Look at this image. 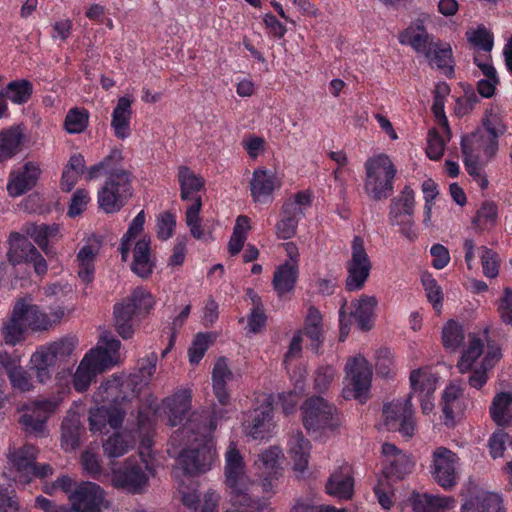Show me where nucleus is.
I'll return each instance as SVG.
<instances>
[{
    "instance_id": "37",
    "label": "nucleus",
    "mask_w": 512,
    "mask_h": 512,
    "mask_svg": "<svg viewBox=\"0 0 512 512\" xmlns=\"http://www.w3.org/2000/svg\"><path fill=\"white\" fill-rule=\"evenodd\" d=\"M354 310L350 312V316H353L358 326L363 331L371 329L370 324L371 317L374 313V309L377 305V300L374 296L363 295L359 300L352 303Z\"/></svg>"
},
{
    "instance_id": "5",
    "label": "nucleus",
    "mask_w": 512,
    "mask_h": 512,
    "mask_svg": "<svg viewBox=\"0 0 512 512\" xmlns=\"http://www.w3.org/2000/svg\"><path fill=\"white\" fill-rule=\"evenodd\" d=\"M364 189L374 201L387 199L393 193V180L397 169L386 154H379L365 162Z\"/></svg>"
},
{
    "instance_id": "13",
    "label": "nucleus",
    "mask_w": 512,
    "mask_h": 512,
    "mask_svg": "<svg viewBox=\"0 0 512 512\" xmlns=\"http://www.w3.org/2000/svg\"><path fill=\"white\" fill-rule=\"evenodd\" d=\"M112 484L131 494H141L147 488L149 477L142 465L135 459L128 458L118 469L112 470Z\"/></svg>"
},
{
    "instance_id": "62",
    "label": "nucleus",
    "mask_w": 512,
    "mask_h": 512,
    "mask_svg": "<svg viewBox=\"0 0 512 512\" xmlns=\"http://www.w3.org/2000/svg\"><path fill=\"white\" fill-rule=\"evenodd\" d=\"M89 202V194L85 189H77L72 195L70 205L68 207V216L76 217L80 215Z\"/></svg>"
},
{
    "instance_id": "46",
    "label": "nucleus",
    "mask_w": 512,
    "mask_h": 512,
    "mask_svg": "<svg viewBox=\"0 0 512 512\" xmlns=\"http://www.w3.org/2000/svg\"><path fill=\"white\" fill-rule=\"evenodd\" d=\"M425 59L432 67L435 66L444 71V74L447 76H451L454 73L452 50L450 47L441 48L439 44H437L430 52V55Z\"/></svg>"
},
{
    "instance_id": "27",
    "label": "nucleus",
    "mask_w": 512,
    "mask_h": 512,
    "mask_svg": "<svg viewBox=\"0 0 512 512\" xmlns=\"http://www.w3.org/2000/svg\"><path fill=\"white\" fill-rule=\"evenodd\" d=\"M275 180V174L271 171L260 168L254 170L249 185L255 202H262L273 193Z\"/></svg>"
},
{
    "instance_id": "23",
    "label": "nucleus",
    "mask_w": 512,
    "mask_h": 512,
    "mask_svg": "<svg viewBox=\"0 0 512 512\" xmlns=\"http://www.w3.org/2000/svg\"><path fill=\"white\" fill-rule=\"evenodd\" d=\"M233 373L228 367L227 358L219 357L212 371L213 390L219 403L223 406L230 402V395L226 389V382L232 380Z\"/></svg>"
},
{
    "instance_id": "41",
    "label": "nucleus",
    "mask_w": 512,
    "mask_h": 512,
    "mask_svg": "<svg viewBox=\"0 0 512 512\" xmlns=\"http://www.w3.org/2000/svg\"><path fill=\"white\" fill-rule=\"evenodd\" d=\"M414 192L405 186L399 197L394 198L390 206V218L412 217L414 213Z\"/></svg>"
},
{
    "instance_id": "2",
    "label": "nucleus",
    "mask_w": 512,
    "mask_h": 512,
    "mask_svg": "<svg viewBox=\"0 0 512 512\" xmlns=\"http://www.w3.org/2000/svg\"><path fill=\"white\" fill-rule=\"evenodd\" d=\"M506 131L505 125L497 115L486 116L482 127L464 135L461 139L463 156L469 154L482 157L483 161L491 160L498 151V138Z\"/></svg>"
},
{
    "instance_id": "29",
    "label": "nucleus",
    "mask_w": 512,
    "mask_h": 512,
    "mask_svg": "<svg viewBox=\"0 0 512 512\" xmlns=\"http://www.w3.org/2000/svg\"><path fill=\"white\" fill-rule=\"evenodd\" d=\"M410 501L414 512H439L455 504V499L451 496L440 497L419 493H413Z\"/></svg>"
},
{
    "instance_id": "17",
    "label": "nucleus",
    "mask_w": 512,
    "mask_h": 512,
    "mask_svg": "<svg viewBox=\"0 0 512 512\" xmlns=\"http://www.w3.org/2000/svg\"><path fill=\"white\" fill-rule=\"evenodd\" d=\"M347 374L350 376L353 397L363 402L371 386L372 369L364 357H354L346 364Z\"/></svg>"
},
{
    "instance_id": "10",
    "label": "nucleus",
    "mask_w": 512,
    "mask_h": 512,
    "mask_svg": "<svg viewBox=\"0 0 512 512\" xmlns=\"http://www.w3.org/2000/svg\"><path fill=\"white\" fill-rule=\"evenodd\" d=\"M372 268V263L364 247V240L355 236L352 241L351 259L346 263L348 276L345 281L347 291H357L364 287Z\"/></svg>"
},
{
    "instance_id": "31",
    "label": "nucleus",
    "mask_w": 512,
    "mask_h": 512,
    "mask_svg": "<svg viewBox=\"0 0 512 512\" xmlns=\"http://www.w3.org/2000/svg\"><path fill=\"white\" fill-rule=\"evenodd\" d=\"M15 304L17 307H22L24 320L27 327L32 331H47L53 326L49 315L42 311L38 305L28 304L23 298L18 299Z\"/></svg>"
},
{
    "instance_id": "6",
    "label": "nucleus",
    "mask_w": 512,
    "mask_h": 512,
    "mask_svg": "<svg viewBox=\"0 0 512 512\" xmlns=\"http://www.w3.org/2000/svg\"><path fill=\"white\" fill-rule=\"evenodd\" d=\"M98 191L99 207L106 213L118 212L132 197V172L119 170L109 173Z\"/></svg>"
},
{
    "instance_id": "12",
    "label": "nucleus",
    "mask_w": 512,
    "mask_h": 512,
    "mask_svg": "<svg viewBox=\"0 0 512 512\" xmlns=\"http://www.w3.org/2000/svg\"><path fill=\"white\" fill-rule=\"evenodd\" d=\"M9 250L7 252L8 261L12 265L22 262L33 263L34 271L38 275H44L47 272V263L36 247L28 240L24 233L11 232L8 238Z\"/></svg>"
},
{
    "instance_id": "55",
    "label": "nucleus",
    "mask_w": 512,
    "mask_h": 512,
    "mask_svg": "<svg viewBox=\"0 0 512 512\" xmlns=\"http://www.w3.org/2000/svg\"><path fill=\"white\" fill-rule=\"evenodd\" d=\"M7 376L12 388L15 390L20 392H29L34 389L31 374L21 365L10 372Z\"/></svg>"
},
{
    "instance_id": "15",
    "label": "nucleus",
    "mask_w": 512,
    "mask_h": 512,
    "mask_svg": "<svg viewBox=\"0 0 512 512\" xmlns=\"http://www.w3.org/2000/svg\"><path fill=\"white\" fill-rule=\"evenodd\" d=\"M69 500L76 512H101L104 503V491L93 482H85L76 488L69 496Z\"/></svg>"
},
{
    "instance_id": "51",
    "label": "nucleus",
    "mask_w": 512,
    "mask_h": 512,
    "mask_svg": "<svg viewBox=\"0 0 512 512\" xmlns=\"http://www.w3.org/2000/svg\"><path fill=\"white\" fill-rule=\"evenodd\" d=\"M144 223L145 213L142 210L132 220L127 232L123 235L121 239L120 252L123 261H127L130 251V242L143 231Z\"/></svg>"
},
{
    "instance_id": "14",
    "label": "nucleus",
    "mask_w": 512,
    "mask_h": 512,
    "mask_svg": "<svg viewBox=\"0 0 512 512\" xmlns=\"http://www.w3.org/2000/svg\"><path fill=\"white\" fill-rule=\"evenodd\" d=\"M456 453L446 447H438L433 453V479L445 490H451L457 483L455 464Z\"/></svg>"
},
{
    "instance_id": "45",
    "label": "nucleus",
    "mask_w": 512,
    "mask_h": 512,
    "mask_svg": "<svg viewBox=\"0 0 512 512\" xmlns=\"http://www.w3.org/2000/svg\"><path fill=\"white\" fill-rule=\"evenodd\" d=\"M37 449L31 444H25L8 455L10 462L18 471L31 469L36 461Z\"/></svg>"
},
{
    "instance_id": "56",
    "label": "nucleus",
    "mask_w": 512,
    "mask_h": 512,
    "mask_svg": "<svg viewBox=\"0 0 512 512\" xmlns=\"http://www.w3.org/2000/svg\"><path fill=\"white\" fill-rule=\"evenodd\" d=\"M421 281L424 286L428 301L432 303L434 309L439 311L442 307L443 301V293L441 287L438 285L437 281L432 277L431 274H424Z\"/></svg>"
},
{
    "instance_id": "8",
    "label": "nucleus",
    "mask_w": 512,
    "mask_h": 512,
    "mask_svg": "<svg viewBox=\"0 0 512 512\" xmlns=\"http://www.w3.org/2000/svg\"><path fill=\"white\" fill-rule=\"evenodd\" d=\"M301 410L303 425L308 431L333 430L341 424L335 406L321 396H312L306 399L301 406Z\"/></svg>"
},
{
    "instance_id": "42",
    "label": "nucleus",
    "mask_w": 512,
    "mask_h": 512,
    "mask_svg": "<svg viewBox=\"0 0 512 512\" xmlns=\"http://www.w3.org/2000/svg\"><path fill=\"white\" fill-rule=\"evenodd\" d=\"M7 99L15 104H24L29 101L33 93V84L27 79L11 81L2 89Z\"/></svg>"
},
{
    "instance_id": "57",
    "label": "nucleus",
    "mask_w": 512,
    "mask_h": 512,
    "mask_svg": "<svg viewBox=\"0 0 512 512\" xmlns=\"http://www.w3.org/2000/svg\"><path fill=\"white\" fill-rule=\"evenodd\" d=\"M209 335L198 333L188 349L189 361L193 365H197L203 358L205 352L209 347Z\"/></svg>"
},
{
    "instance_id": "3",
    "label": "nucleus",
    "mask_w": 512,
    "mask_h": 512,
    "mask_svg": "<svg viewBox=\"0 0 512 512\" xmlns=\"http://www.w3.org/2000/svg\"><path fill=\"white\" fill-rule=\"evenodd\" d=\"M76 341L72 337H63L48 345L41 346L31 356L30 370L41 384L49 382L61 363L73 353Z\"/></svg>"
},
{
    "instance_id": "52",
    "label": "nucleus",
    "mask_w": 512,
    "mask_h": 512,
    "mask_svg": "<svg viewBox=\"0 0 512 512\" xmlns=\"http://www.w3.org/2000/svg\"><path fill=\"white\" fill-rule=\"evenodd\" d=\"M478 254L481 259L483 273L486 277L495 278L499 273V264L500 259L498 254L487 248L486 246H481L478 248Z\"/></svg>"
},
{
    "instance_id": "7",
    "label": "nucleus",
    "mask_w": 512,
    "mask_h": 512,
    "mask_svg": "<svg viewBox=\"0 0 512 512\" xmlns=\"http://www.w3.org/2000/svg\"><path fill=\"white\" fill-rule=\"evenodd\" d=\"M226 484L231 488V501L242 512H265L270 503L266 499H254L251 489L254 483L244 471V467H225Z\"/></svg>"
},
{
    "instance_id": "21",
    "label": "nucleus",
    "mask_w": 512,
    "mask_h": 512,
    "mask_svg": "<svg viewBox=\"0 0 512 512\" xmlns=\"http://www.w3.org/2000/svg\"><path fill=\"white\" fill-rule=\"evenodd\" d=\"M222 417V411L212 412L204 410L201 412H194L187 419L184 429L193 433L198 434L202 437H208L216 429L217 419Z\"/></svg>"
},
{
    "instance_id": "64",
    "label": "nucleus",
    "mask_w": 512,
    "mask_h": 512,
    "mask_svg": "<svg viewBox=\"0 0 512 512\" xmlns=\"http://www.w3.org/2000/svg\"><path fill=\"white\" fill-rule=\"evenodd\" d=\"M498 312L504 323L512 325V290L509 287L503 290V297L500 299Z\"/></svg>"
},
{
    "instance_id": "20",
    "label": "nucleus",
    "mask_w": 512,
    "mask_h": 512,
    "mask_svg": "<svg viewBox=\"0 0 512 512\" xmlns=\"http://www.w3.org/2000/svg\"><path fill=\"white\" fill-rule=\"evenodd\" d=\"M22 230L28 237L33 239L46 255L52 252L49 246V240L56 239L60 233V227L56 223L50 225L44 223H26Z\"/></svg>"
},
{
    "instance_id": "49",
    "label": "nucleus",
    "mask_w": 512,
    "mask_h": 512,
    "mask_svg": "<svg viewBox=\"0 0 512 512\" xmlns=\"http://www.w3.org/2000/svg\"><path fill=\"white\" fill-rule=\"evenodd\" d=\"M89 112L84 108H72L68 111L64 128L70 134L82 133L88 126Z\"/></svg>"
},
{
    "instance_id": "30",
    "label": "nucleus",
    "mask_w": 512,
    "mask_h": 512,
    "mask_svg": "<svg viewBox=\"0 0 512 512\" xmlns=\"http://www.w3.org/2000/svg\"><path fill=\"white\" fill-rule=\"evenodd\" d=\"M24 312L21 306L13 307L11 317L4 323L1 333L6 344L15 346L24 340Z\"/></svg>"
},
{
    "instance_id": "40",
    "label": "nucleus",
    "mask_w": 512,
    "mask_h": 512,
    "mask_svg": "<svg viewBox=\"0 0 512 512\" xmlns=\"http://www.w3.org/2000/svg\"><path fill=\"white\" fill-rule=\"evenodd\" d=\"M251 230L250 219L246 215H240L236 219L232 236L228 242V252L231 256L238 255L247 239V233Z\"/></svg>"
},
{
    "instance_id": "63",
    "label": "nucleus",
    "mask_w": 512,
    "mask_h": 512,
    "mask_svg": "<svg viewBox=\"0 0 512 512\" xmlns=\"http://www.w3.org/2000/svg\"><path fill=\"white\" fill-rule=\"evenodd\" d=\"M508 434L502 430H496L489 439L488 447L492 458L502 457L506 449Z\"/></svg>"
},
{
    "instance_id": "32",
    "label": "nucleus",
    "mask_w": 512,
    "mask_h": 512,
    "mask_svg": "<svg viewBox=\"0 0 512 512\" xmlns=\"http://www.w3.org/2000/svg\"><path fill=\"white\" fill-rule=\"evenodd\" d=\"M282 213L283 218L276 225L277 236L287 240L296 234L299 216L303 215V210L296 207L295 203H284Z\"/></svg>"
},
{
    "instance_id": "9",
    "label": "nucleus",
    "mask_w": 512,
    "mask_h": 512,
    "mask_svg": "<svg viewBox=\"0 0 512 512\" xmlns=\"http://www.w3.org/2000/svg\"><path fill=\"white\" fill-rule=\"evenodd\" d=\"M113 357L102 348H94L80 362L73 375V385L76 391L84 392L98 374L114 365Z\"/></svg>"
},
{
    "instance_id": "47",
    "label": "nucleus",
    "mask_w": 512,
    "mask_h": 512,
    "mask_svg": "<svg viewBox=\"0 0 512 512\" xmlns=\"http://www.w3.org/2000/svg\"><path fill=\"white\" fill-rule=\"evenodd\" d=\"M281 456V450L274 446L263 451L258 455V459L255 461V465L259 469L264 470V474L273 475L275 479L280 475L279 473V459Z\"/></svg>"
},
{
    "instance_id": "19",
    "label": "nucleus",
    "mask_w": 512,
    "mask_h": 512,
    "mask_svg": "<svg viewBox=\"0 0 512 512\" xmlns=\"http://www.w3.org/2000/svg\"><path fill=\"white\" fill-rule=\"evenodd\" d=\"M85 432L80 415L74 411L67 412L61 424V446L66 451H74L80 446V437Z\"/></svg>"
},
{
    "instance_id": "16",
    "label": "nucleus",
    "mask_w": 512,
    "mask_h": 512,
    "mask_svg": "<svg viewBox=\"0 0 512 512\" xmlns=\"http://www.w3.org/2000/svg\"><path fill=\"white\" fill-rule=\"evenodd\" d=\"M216 458V449L206 442L197 448L184 450L180 461L186 474L196 475L208 471Z\"/></svg>"
},
{
    "instance_id": "38",
    "label": "nucleus",
    "mask_w": 512,
    "mask_h": 512,
    "mask_svg": "<svg viewBox=\"0 0 512 512\" xmlns=\"http://www.w3.org/2000/svg\"><path fill=\"white\" fill-rule=\"evenodd\" d=\"M98 254V249L92 245H84L77 254L78 261V277L85 284H90L94 280L95 259Z\"/></svg>"
},
{
    "instance_id": "54",
    "label": "nucleus",
    "mask_w": 512,
    "mask_h": 512,
    "mask_svg": "<svg viewBox=\"0 0 512 512\" xmlns=\"http://www.w3.org/2000/svg\"><path fill=\"white\" fill-rule=\"evenodd\" d=\"M466 37L474 47H479L486 52H490L493 48V36L483 25L478 26L476 30L467 31Z\"/></svg>"
},
{
    "instance_id": "39",
    "label": "nucleus",
    "mask_w": 512,
    "mask_h": 512,
    "mask_svg": "<svg viewBox=\"0 0 512 512\" xmlns=\"http://www.w3.org/2000/svg\"><path fill=\"white\" fill-rule=\"evenodd\" d=\"M178 181L181 189V199H192L190 194L203 189L205 179L195 174L189 167L181 166L178 172Z\"/></svg>"
},
{
    "instance_id": "53",
    "label": "nucleus",
    "mask_w": 512,
    "mask_h": 512,
    "mask_svg": "<svg viewBox=\"0 0 512 512\" xmlns=\"http://www.w3.org/2000/svg\"><path fill=\"white\" fill-rule=\"evenodd\" d=\"M48 417L45 414L36 413V411H31L30 413H24L19 422L24 426V429L27 433L33 434L35 436H41L45 431V423Z\"/></svg>"
},
{
    "instance_id": "44",
    "label": "nucleus",
    "mask_w": 512,
    "mask_h": 512,
    "mask_svg": "<svg viewBox=\"0 0 512 512\" xmlns=\"http://www.w3.org/2000/svg\"><path fill=\"white\" fill-rule=\"evenodd\" d=\"M410 383L414 392L424 393L426 397H430L436 389L437 377L422 369H416L410 373Z\"/></svg>"
},
{
    "instance_id": "1",
    "label": "nucleus",
    "mask_w": 512,
    "mask_h": 512,
    "mask_svg": "<svg viewBox=\"0 0 512 512\" xmlns=\"http://www.w3.org/2000/svg\"><path fill=\"white\" fill-rule=\"evenodd\" d=\"M124 383L113 376L102 382L93 394L96 408L89 411L90 430L101 432L107 425L113 429L122 426L126 415V406L130 402L122 390Z\"/></svg>"
},
{
    "instance_id": "18",
    "label": "nucleus",
    "mask_w": 512,
    "mask_h": 512,
    "mask_svg": "<svg viewBox=\"0 0 512 512\" xmlns=\"http://www.w3.org/2000/svg\"><path fill=\"white\" fill-rule=\"evenodd\" d=\"M164 412L171 427L180 425L191 408V393L182 390L163 400Z\"/></svg>"
},
{
    "instance_id": "48",
    "label": "nucleus",
    "mask_w": 512,
    "mask_h": 512,
    "mask_svg": "<svg viewBox=\"0 0 512 512\" xmlns=\"http://www.w3.org/2000/svg\"><path fill=\"white\" fill-rule=\"evenodd\" d=\"M465 338L463 327L455 320H449L442 329V341L446 349L456 351Z\"/></svg>"
},
{
    "instance_id": "26",
    "label": "nucleus",
    "mask_w": 512,
    "mask_h": 512,
    "mask_svg": "<svg viewBox=\"0 0 512 512\" xmlns=\"http://www.w3.org/2000/svg\"><path fill=\"white\" fill-rule=\"evenodd\" d=\"M401 43H408L416 53L424 55L426 58L438 44L434 42L433 37L426 31L423 25L416 28L407 29L400 38Z\"/></svg>"
},
{
    "instance_id": "36",
    "label": "nucleus",
    "mask_w": 512,
    "mask_h": 512,
    "mask_svg": "<svg viewBox=\"0 0 512 512\" xmlns=\"http://www.w3.org/2000/svg\"><path fill=\"white\" fill-rule=\"evenodd\" d=\"M512 393L500 392L496 394L490 408V415L498 426H508L512 423Z\"/></svg>"
},
{
    "instance_id": "25",
    "label": "nucleus",
    "mask_w": 512,
    "mask_h": 512,
    "mask_svg": "<svg viewBox=\"0 0 512 512\" xmlns=\"http://www.w3.org/2000/svg\"><path fill=\"white\" fill-rule=\"evenodd\" d=\"M41 170L33 162H27L23 166V172L10 180L7 190L11 196H20L32 189L40 176Z\"/></svg>"
},
{
    "instance_id": "33",
    "label": "nucleus",
    "mask_w": 512,
    "mask_h": 512,
    "mask_svg": "<svg viewBox=\"0 0 512 512\" xmlns=\"http://www.w3.org/2000/svg\"><path fill=\"white\" fill-rule=\"evenodd\" d=\"M325 488L327 494L347 500L353 495L354 479L349 473H343L340 469L330 475Z\"/></svg>"
},
{
    "instance_id": "28",
    "label": "nucleus",
    "mask_w": 512,
    "mask_h": 512,
    "mask_svg": "<svg viewBox=\"0 0 512 512\" xmlns=\"http://www.w3.org/2000/svg\"><path fill=\"white\" fill-rule=\"evenodd\" d=\"M24 138L20 125L0 131V162H4L21 151Z\"/></svg>"
},
{
    "instance_id": "24",
    "label": "nucleus",
    "mask_w": 512,
    "mask_h": 512,
    "mask_svg": "<svg viewBox=\"0 0 512 512\" xmlns=\"http://www.w3.org/2000/svg\"><path fill=\"white\" fill-rule=\"evenodd\" d=\"M132 101L127 97H120L112 113L111 127L118 139L124 140L130 134V119L132 116Z\"/></svg>"
},
{
    "instance_id": "60",
    "label": "nucleus",
    "mask_w": 512,
    "mask_h": 512,
    "mask_svg": "<svg viewBox=\"0 0 512 512\" xmlns=\"http://www.w3.org/2000/svg\"><path fill=\"white\" fill-rule=\"evenodd\" d=\"M175 226L176 220L171 212L161 213L157 220V237L161 240L169 239L173 235Z\"/></svg>"
},
{
    "instance_id": "43",
    "label": "nucleus",
    "mask_w": 512,
    "mask_h": 512,
    "mask_svg": "<svg viewBox=\"0 0 512 512\" xmlns=\"http://www.w3.org/2000/svg\"><path fill=\"white\" fill-rule=\"evenodd\" d=\"M482 353L483 343L481 339L476 337L474 334H469V346L462 353L457 363L459 372L464 374L471 371L474 362L481 356Z\"/></svg>"
},
{
    "instance_id": "59",
    "label": "nucleus",
    "mask_w": 512,
    "mask_h": 512,
    "mask_svg": "<svg viewBox=\"0 0 512 512\" xmlns=\"http://www.w3.org/2000/svg\"><path fill=\"white\" fill-rule=\"evenodd\" d=\"M445 149V143L439 132L432 128L428 133V146L426 154L431 160H438L442 157Z\"/></svg>"
},
{
    "instance_id": "50",
    "label": "nucleus",
    "mask_w": 512,
    "mask_h": 512,
    "mask_svg": "<svg viewBox=\"0 0 512 512\" xmlns=\"http://www.w3.org/2000/svg\"><path fill=\"white\" fill-rule=\"evenodd\" d=\"M296 444L291 449V457L296 471L303 472L308 465L309 450L311 448L310 442L306 440L302 433L298 431L295 434Z\"/></svg>"
},
{
    "instance_id": "11",
    "label": "nucleus",
    "mask_w": 512,
    "mask_h": 512,
    "mask_svg": "<svg viewBox=\"0 0 512 512\" xmlns=\"http://www.w3.org/2000/svg\"><path fill=\"white\" fill-rule=\"evenodd\" d=\"M412 394L401 401H393L384 404V426L388 431H398L407 439L412 438L415 430L414 412L412 409Z\"/></svg>"
},
{
    "instance_id": "35",
    "label": "nucleus",
    "mask_w": 512,
    "mask_h": 512,
    "mask_svg": "<svg viewBox=\"0 0 512 512\" xmlns=\"http://www.w3.org/2000/svg\"><path fill=\"white\" fill-rule=\"evenodd\" d=\"M272 418V405L267 402L265 406L255 409L246 420L247 429L253 439H263L265 436L266 425Z\"/></svg>"
},
{
    "instance_id": "22",
    "label": "nucleus",
    "mask_w": 512,
    "mask_h": 512,
    "mask_svg": "<svg viewBox=\"0 0 512 512\" xmlns=\"http://www.w3.org/2000/svg\"><path fill=\"white\" fill-rule=\"evenodd\" d=\"M462 512H504L502 499L495 493L481 491L462 504Z\"/></svg>"
},
{
    "instance_id": "34",
    "label": "nucleus",
    "mask_w": 512,
    "mask_h": 512,
    "mask_svg": "<svg viewBox=\"0 0 512 512\" xmlns=\"http://www.w3.org/2000/svg\"><path fill=\"white\" fill-rule=\"evenodd\" d=\"M298 278V268L289 262L280 265L274 272L272 284L278 296L293 291Z\"/></svg>"
},
{
    "instance_id": "58",
    "label": "nucleus",
    "mask_w": 512,
    "mask_h": 512,
    "mask_svg": "<svg viewBox=\"0 0 512 512\" xmlns=\"http://www.w3.org/2000/svg\"><path fill=\"white\" fill-rule=\"evenodd\" d=\"M103 450L106 456L117 458L128 451V445L119 433H115L103 443Z\"/></svg>"
},
{
    "instance_id": "4",
    "label": "nucleus",
    "mask_w": 512,
    "mask_h": 512,
    "mask_svg": "<svg viewBox=\"0 0 512 512\" xmlns=\"http://www.w3.org/2000/svg\"><path fill=\"white\" fill-rule=\"evenodd\" d=\"M154 306L152 295L137 288L133 293L116 303L113 308V327L118 335L126 340L130 339L135 332V315L148 314Z\"/></svg>"
},
{
    "instance_id": "61",
    "label": "nucleus",
    "mask_w": 512,
    "mask_h": 512,
    "mask_svg": "<svg viewBox=\"0 0 512 512\" xmlns=\"http://www.w3.org/2000/svg\"><path fill=\"white\" fill-rule=\"evenodd\" d=\"M335 376V370L332 366H322L316 370L314 378V388L319 393H324L328 390Z\"/></svg>"
}]
</instances>
